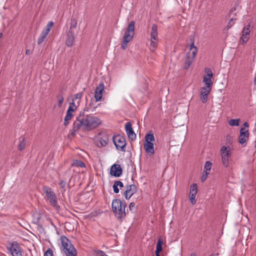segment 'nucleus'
<instances>
[{
  "label": "nucleus",
  "instance_id": "c9c22d12",
  "mask_svg": "<svg viewBox=\"0 0 256 256\" xmlns=\"http://www.w3.org/2000/svg\"><path fill=\"white\" fill-rule=\"evenodd\" d=\"M57 98H58V106L59 108H60L62 106L64 98L62 96H58Z\"/></svg>",
  "mask_w": 256,
  "mask_h": 256
},
{
  "label": "nucleus",
  "instance_id": "2eb2a0df",
  "mask_svg": "<svg viewBox=\"0 0 256 256\" xmlns=\"http://www.w3.org/2000/svg\"><path fill=\"white\" fill-rule=\"evenodd\" d=\"M250 24H249L246 26H244L242 30V35L240 38V40L242 44L248 42L249 39V34L250 32Z\"/></svg>",
  "mask_w": 256,
  "mask_h": 256
},
{
  "label": "nucleus",
  "instance_id": "4468645a",
  "mask_svg": "<svg viewBox=\"0 0 256 256\" xmlns=\"http://www.w3.org/2000/svg\"><path fill=\"white\" fill-rule=\"evenodd\" d=\"M212 88L203 86L200 92V98L202 102L205 104L208 100V96L211 91Z\"/></svg>",
  "mask_w": 256,
  "mask_h": 256
},
{
  "label": "nucleus",
  "instance_id": "b1692460",
  "mask_svg": "<svg viewBox=\"0 0 256 256\" xmlns=\"http://www.w3.org/2000/svg\"><path fill=\"white\" fill-rule=\"evenodd\" d=\"M26 146V140L24 136H20L19 138V144L18 145V150L20 151H22L24 150Z\"/></svg>",
  "mask_w": 256,
  "mask_h": 256
},
{
  "label": "nucleus",
  "instance_id": "f8f14e48",
  "mask_svg": "<svg viewBox=\"0 0 256 256\" xmlns=\"http://www.w3.org/2000/svg\"><path fill=\"white\" fill-rule=\"evenodd\" d=\"M6 248L12 256H22V248L17 242L10 243Z\"/></svg>",
  "mask_w": 256,
  "mask_h": 256
},
{
  "label": "nucleus",
  "instance_id": "aec40b11",
  "mask_svg": "<svg viewBox=\"0 0 256 256\" xmlns=\"http://www.w3.org/2000/svg\"><path fill=\"white\" fill-rule=\"evenodd\" d=\"M77 24L78 22L76 18H71L70 24V28L68 33L74 34H75L76 33H78V30H77Z\"/></svg>",
  "mask_w": 256,
  "mask_h": 256
},
{
  "label": "nucleus",
  "instance_id": "412c9836",
  "mask_svg": "<svg viewBox=\"0 0 256 256\" xmlns=\"http://www.w3.org/2000/svg\"><path fill=\"white\" fill-rule=\"evenodd\" d=\"M74 40V34L66 33V44L68 47H72L73 46Z\"/></svg>",
  "mask_w": 256,
  "mask_h": 256
},
{
  "label": "nucleus",
  "instance_id": "a878e982",
  "mask_svg": "<svg viewBox=\"0 0 256 256\" xmlns=\"http://www.w3.org/2000/svg\"><path fill=\"white\" fill-rule=\"evenodd\" d=\"M194 60V58H192H192H190V56H186V58L184 66L185 69L187 70L190 68Z\"/></svg>",
  "mask_w": 256,
  "mask_h": 256
},
{
  "label": "nucleus",
  "instance_id": "9d476101",
  "mask_svg": "<svg viewBox=\"0 0 256 256\" xmlns=\"http://www.w3.org/2000/svg\"><path fill=\"white\" fill-rule=\"evenodd\" d=\"M150 42V50L154 51L158 44V27L156 24H153L152 26Z\"/></svg>",
  "mask_w": 256,
  "mask_h": 256
},
{
  "label": "nucleus",
  "instance_id": "dca6fc26",
  "mask_svg": "<svg viewBox=\"0 0 256 256\" xmlns=\"http://www.w3.org/2000/svg\"><path fill=\"white\" fill-rule=\"evenodd\" d=\"M125 130L128 138L131 140H134L136 138V134L134 133L130 122H127L125 124Z\"/></svg>",
  "mask_w": 256,
  "mask_h": 256
},
{
  "label": "nucleus",
  "instance_id": "603ef678",
  "mask_svg": "<svg viewBox=\"0 0 256 256\" xmlns=\"http://www.w3.org/2000/svg\"><path fill=\"white\" fill-rule=\"evenodd\" d=\"M254 83L255 84H256V77L254 78Z\"/></svg>",
  "mask_w": 256,
  "mask_h": 256
},
{
  "label": "nucleus",
  "instance_id": "de8ad7c7",
  "mask_svg": "<svg viewBox=\"0 0 256 256\" xmlns=\"http://www.w3.org/2000/svg\"><path fill=\"white\" fill-rule=\"evenodd\" d=\"M30 54H31V52L30 50H27L26 52V54H27V55H28Z\"/></svg>",
  "mask_w": 256,
  "mask_h": 256
},
{
  "label": "nucleus",
  "instance_id": "864d4df0",
  "mask_svg": "<svg viewBox=\"0 0 256 256\" xmlns=\"http://www.w3.org/2000/svg\"><path fill=\"white\" fill-rule=\"evenodd\" d=\"M2 33H0V38H1L2 37Z\"/></svg>",
  "mask_w": 256,
  "mask_h": 256
},
{
  "label": "nucleus",
  "instance_id": "ddd939ff",
  "mask_svg": "<svg viewBox=\"0 0 256 256\" xmlns=\"http://www.w3.org/2000/svg\"><path fill=\"white\" fill-rule=\"evenodd\" d=\"M198 186L196 184H192L190 186L189 198L190 202L192 204H194L196 202V196L198 193Z\"/></svg>",
  "mask_w": 256,
  "mask_h": 256
},
{
  "label": "nucleus",
  "instance_id": "a18cd8bd",
  "mask_svg": "<svg viewBox=\"0 0 256 256\" xmlns=\"http://www.w3.org/2000/svg\"><path fill=\"white\" fill-rule=\"evenodd\" d=\"M70 120H66V118H64V125L66 126L69 124V121Z\"/></svg>",
  "mask_w": 256,
  "mask_h": 256
},
{
  "label": "nucleus",
  "instance_id": "7ed1b4c3",
  "mask_svg": "<svg viewBox=\"0 0 256 256\" xmlns=\"http://www.w3.org/2000/svg\"><path fill=\"white\" fill-rule=\"evenodd\" d=\"M126 202H122L120 199H114L112 201V208L116 218L122 221L126 216Z\"/></svg>",
  "mask_w": 256,
  "mask_h": 256
},
{
  "label": "nucleus",
  "instance_id": "39448f33",
  "mask_svg": "<svg viewBox=\"0 0 256 256\" xmlns=\"http://www.w3.org/2000/svg\"><path fill=\"white\" fill-rule=\"evenodd\" d=\"M62 251L66 256H76V249L72 244L70 241L66 236L61 237Z\"/></svg>",
  "mask_w": 256,
  "mask_h": 256
},
{
  "label": "nucleus",
  "instance_id": "a211bd4d",
  "mask_svg": "<svg viewBox=\"0 0 256 256\" xmlns=\"http://www.w3.org/2000/svg\"><path fill=\"white\" fill-rule=\"evenodd\" d=\"M110 174L115 177H119L122 174V169L118 164H114L110 168Z\"/></svg>",
  "mask_w": 256,
  "mask_h": 256
},
{
  "label": "nucleus",
  "instance_id": "c756f323",
  "mask_svg": "<svg viewBox=\"0 0 256 256\" xmlns=\"http://www.w3.org/2000/svg\"><path fill=\"white\" fill-rule=\"evenodd\" d=\"M162 240L160 238H158L156 244V252H160L162 250Z\"/></svg>",
  "mask_w": 256,
  "mask_h": 256
},
{
  "label": "nucleus",
  "instance_id": "ea45409f",
  "mask_svg": "<svg viewBox=\"0 0 256 256\" xmlns=\"http://www.w3.org/2000/svg\"><path fill=\"white\" fill-rule=\"evenodd\" d=\"M60 187L62 188H63L64 189V191L65 192L66 190H65V186H66V182L64 180H61L60 182Z\"/></svg>",
  "mask_w": 256,
  "mask_h": 256
},
{
  "label": "nucleus",
  "instance_id": "0eeeda50",
  "mask_svg": "<svg viewBox=\"0 0 256 256\" xmlns=\"http://www.w3.org/2000/svg\"><path fill=\"white\" fill-rule=\"evenodd\" d=\"M248 124L247 122H245L240 130L238 142L243 146H246L247 141L249 138L250 134L248 130Z\"/></svg>",
  "mask_w": 256,
  "mask_h": 256
},
{
  "label": "nucleus",
  "instance_id": "20e7f679",
  "mask_svg": "<svg viewBox=\"0 0 256 256\" xmlns=\"http://www.w3.org/2000/svg\"><path fill=\"white\" fill-rule=\"evenodd\" d=\"M135 22L131 21L128 24L123 37L121 46L122 50H124L127 48V44L134 38V35Z\"/></svg>",
  "mask_w": 256,
  "mask_h": 256
},
{
  "label": "nucleus",
  "instance_id": "f03ea898",
  "mask_svg": "<svg viewBox=\"0 0 256 256\" xmlns=\"http://www.w3.org/2000/svg\"><path fill=\"white\" fill-rule=\"evenodd\" d=\"M228 146H222L220 149V156L221 157L222 163L223 166L226 168H228L230 166V162L232 160V156L233 153L234 148L230 140H228Z\"/></svg>",
  "mask_w": 256,
  "mask_h": 256
},
{
  "label": "nucleus",
  "instance_id": "423d86ee",
  "mask_svg": "<svg viewBox=\"0 0 256 256\" xmlns=\"http://www.w3.org/2000/svg\"><path fill=\"white\" fill-rule=\"evenodd\" d=\"M154 137L152 131H150L145 136L144 148L146 152L150 156L154 154V148L153 142L154 141Z\"/></svg>",
  "mask_w": 256,
  "mask_h": 256
},
{
  "label": "nucleus",
  "instance_id": "8fccbe9b",
  "mask_svg": "<svg viewBox=\"0 0 256 256\" xmlns=\"http://www.w3.org/2000/svg\"><path fill=\"white\" fill-rule=\"evenodd\" d=\"M159 253H160V252H156V256H160Z\"/></svg>",
  "mask_w": 256,
  "mask_h": 256
},
{
  "label": "nucleus",
  "instance_id": "7c9ffc66",
  "mask_svg": "<svg viewBox=\"0 0 256 256\" xmlns=\"http://www.w3.org/2000/svg\"><path fill=\"white\" fill-rule=\"evenodd\" d=\"M53 24L54 23L52 21L49 22L48 24L46 25V27L43 29V30L48 34Z\"/></svg>",
  "mask_w": 256,
  "mask_h": 256
},
{
  "label": "nucleus",
  "instance_id": "4be33fe9",
  "mask_svg": "<svg viewBox=\"0 0 256 256\" xmlns=\"http://www.w3.org/2000/svg\"><path fill=\"white\" fill-rule=\"evenodd\" d=\"M212 77H210L208 76H204L203 78L202 82L204 84V87L212 88Z\"/></svg>",
  "mask_w": 256,
  "mask_h": 256
},
{
  "label": "nucleus",
  "instance_id": "49530a36",
  "mask_svg": "<svg viewBox=\"0 0 256 256\" xmlns=\"http://www.w3.org/2000/svg\"><path fill=\"white\" fill-rule=\"evenodd\" d=\"M190 42H194V36H192L190 38Z\"/></svg>",
  "mask_w": 256,
  "mask_h": 256
},
{
  "label": "nucleus",
  "instance_id": "4c0bfd02",
  "mask_svg": "<svg viewBox=\"0 0 256 256\" xmlns=\"http://www.w3.org/2000/svg\"><path fill=\"white\" fill-rule=\"evenodd\" d=\"M210 173L204 172H202V176H201V181L204 182L207 178L208 176Z\"/></svg>",
  "mask_w": 256,
  "mask_h": 256
},
{
  "label": "nucleus",
  "instance_id": "58836bf2",
  "mask_svg": "<svg viewBox=\"0 0 256 256\" xmlns=\"http://www.w3.org/2000/svg\"><path fill=\"white\" fill-rule=\"evenodd\" d=\"M72 116V112H70L69 111H66V116L65 118L66 120H70Z\"/></svg>",
  "mask_w": 256,
  "mask_h": 256
},
{
  "label": "nucleus",
  "instance_id": "37998d69",
  "mask_svg": "<svg viewBox=\"0 0 256 256\" xmlns=\"http://www.w3.org/2000/svg\"><path fill=\"white\" fill-rule=\"evenodd\" d=\"M97 254H100L101 256H108L104 251L101 250H98Z\"/></svg>",
  "mask_w": 256,
  "mask_h": 256
},
{
  "label": "nucleus",
  "instance_id": "2f4dec72",
  "mask_svg": "<svg viewBox=\"0 0 256 256\" xmlns=\"http://www.w3.org/2000/svg\"><path fill=\"white\" fill-rule=\"evenodd\" d=\"M82 92H78L76 94H74V98H72L73 101H76L78 100V104L80 102V100L82 97Z\"/></svg>",
  "mask_w": 256,
  "mask_h": 256
},
{
  "label": "nucleus",
  "instance_id": "f257e3e1",
  "mask_svg": "<svg viewBox=\"0 0 256 256\" xmlns=\"http://www.w3.org/2000/svg\"><path fill=\"white\" fill-rule=\"evenodd\" d=\"M102 124V121L97 116L93 114H86L84 110L80 112L74 122L72 128L70 131L72 136H74L80 130L84 131L91 130Z\"/></svg>",
  "mask_w": 256,
  "mask_h": 256
},
{
  "label": "nucleus",
  "instance_id": "5fc2aeb1",
  "mask_svg": "<svg viewBox=\"0 0 256 256\" xmlns=\"http://www.w3.org/2000/svg\"><path fill=\"white\" fill-rule=\"evenodd\" d=\"M213 256V255H212V256Z\"/></svg>",
  "mask_w": 256,
  "mask_h": 256
},
{
  "label": "nucleus",
  "instance_id": "3c124183",
  "mask_svg": "<svg viewBox=\"0 0 256 256\" xmlns=\"http://www.w3.org/2000/svg\"><path fill=\"white\" fill-rule=\"evenodd\" d=\"M190 256H196V254L194 253H192L191 254Z\"/></svg>",
  "mask_w": 256,
  "mask_h": 256
},
{
  "label": "nucleus",
  "instance_id": "393cba45",
  "mask_svg": "<svg viewBox=\"0 0 256 256\" xmlns=\"http://www.w3.org/2000/svg\"><path fill=\"white\" fill-rule=\"evenodd\" d=\"M48 34L47 32H45L42 30L38 40V44H41L44 41V39L46 38Z\"/></svg>",
  "mask_w": 256,
  "mask_h": 256
},
{
  "label": "nucleus",
  "instance_id": "6e6552de",
  "mask_svg": "<svg viewBox=\"0 0 256 256\" xmlns=\"http://www.w3.org/2000/svg\"><path fill=\"white\" fill-rule=\"evenodd\" d=\"M42 190L46 194L47 200L48 201L52 206L58 209L59 206L58 205L56 196L52 190L46 186H43Z\"/></svg>",
  "mask_w": 256,
  "mask_h": 256
},
{
  "label": "nucleus",
  "instance_id": "9b49d317",
  "mask_svg": "<svg viewBox=\"0 0 256 256\" xmlns=\"http://www.w3.org/2000/svg\"><path fill=\"white\" fill-rule=\"evenodd\" d=\"M112 140L117 150L124 152L125 151V147L126 142L124 136L120 135L114 136Z\"/></svg>",
  "mask_w": 256,
  "mask_h": 256
},
{
  "label": "nucleus",
  "instance_id": "f3484780",
  "mask_svg": "<svg viewBox=\"0 0 256 256\" xmlns=\"http://www.w3.org/2000/svg\"><path fill=\"white\" fill-rule=\"evenodd\" d=\"M137 191V187L135 184H130L126 186L124 192V196L126 199L128 200Z\"/></svg>",
  "mask_w": 256,
  "mask_h": 256
},
{
  "label": "nucleus",
  "instance_id": "473e14b6",
  "mask_svg": "<svg viewBox=\"0 0 256 256\" xmlns=\"http://www.w3.org/2000/svg\"><path fill=\"white\" fill-rule=\"evenodd\" d=\"M204 70V72L206 74V76H208V77H213V73L210 68H206Z\"/></svg>",
  "mask_w": 256,
  "mask_h": 256
},
{
  "label": "nucleus",
  "instance_id": "6ab92c4d",
  "mask_svg": "<svg viewBox=\"0 0 256 256\" xmlns=\"http://www.w3.org/2000/svg\"><path fill=\"white\" fill-rule=\"evenodd\" d=\"M104 90V85L103 83L100 84L96 88L94 98L96 102L100 100L102 97V92Z\"/></svg>",
  "mask_w": 256,
  "mask_h": 256
},
{
  "label": "nucleus",
  "instance_id": "09e8293b",
  "mask_svg": "<svg viewBox=\"0 0 256 256\" xmlns=\"http://www.w3.org/2000/svg\"><path fill=\"white\" fill-rule=\"evenodd\" d=\"M70 106H72V107L75 106L74 101H73L70 104Z\"/></svg>",
  "mask_w": 256,
  "mask_h": 256
},
{
  "label": "nucleus",
  "instance_id": "cd10ccee",
  "mask_svg": "<svg viewBox=\"0 0 256 256\" xmlns=\"http://www.w3.org/2000/svg\"><path fill=\"white\" fill-rule=\"evenodd\" d=\"M240 122V119H230L228 120V124L231 126H238Z\"/></svg>",
  "mask_w": 256,
  "mask_h": 256
},
{
  "label": "nucleus",
  "instance_id": "a19ab883",
  "mask_svg": "<svg viewBox=\"0 0 256 256\" xmlns=\"http://www.w3.org/2000/svg\"><path fill=\"white\" fill-rule=\"evenodd\" d=\"M113 188H114V192L116 194H118L119 192V189L118 188V186L114 182L113 185Z\"/></svg>",
  "mask_w": 256,
  "mask_h": 256
},
{
  "label": "nucleus",
  "instance_id": "f704fd0d",
  "mask_svg": "<svg viewBox=\"0 0 256 256\" xmlns=\"http://www.w3.org/2000/svg\"><path fill=\"white\" fill-rule=\"evenodd\" d=\"M44 256H54L52 250L49 248L44 253Z\"/></svg>",
  "mask_w": 256,
  "mask_h": 256
},
{
  "label": "nucleus",
  "instance_id": "1a4fd4ad",
  "mask_svg": "<svg viewBox=\"0 0 256 256\" xmlns=\"http://www.w3.org/2000/svg\"><path fill=\"white\" fill-rule=\"evenodd\" d=\"M109 141L108 134L106 132H99L96 136L94 143L99 148L106 146Z\"/></svg>",
  "mask_w": 256,
  "mask_h": 256
},
{
  "label": "nucleus",
  "instance_id": "5701e85b",
  "mask_svg": "<svg viewBox=\"0 0 256 256\" xmlns=\"http://www.w3.org/2000/svg\"><path fill=\"white\" fill-rule=\"evenodd\" d=\"M71 166L80 167L84 168L86 167V164L82 160H74L72 163Z\"/></svg>",
  "mask_w": 256,
  "mask_h": 256
},
{
  "label": "nucleus",
  "instance_id": "bb28decb",
  "mask_svg": "<svg viewBox=\"0 0 256 256\" xmlns=\"http://www.w3.org/2000/svg\"><path fill=\"white\" fill-rule=\"evenodd\" d=\"M212 163L210 161H206L204 168V172L210 173L212 168Z\"/></svg>",
  "mask_w": 256,
  "mask_h": 256
},
{
  "label": "nucleus",
  "instance_id": "e433bc0d",
  "mask_svg": "<svg viewBox=\"0 0 256 256\" xmlns=\"http://www.w3.org/2000/svg\"><path fill=\"white\" fill-rule=\"evenodd\" d=\"M129 210L132 212H134L136 210L135 204L134 202H130L129 204Z\"/></svg>",
  "mask_w": 256,
  "mask_h": 256
},
{
  "label": "nucleus",
  "instance_id": "c85d7f7f",
  "mask_svg": "<svg viewBox=\"0 0 256 256\" xmlns=\"http://www.w3.org/2000/svg\"><path fill=\"white\" fill-rule=\"evenodd\" d=\"M194 42H192L190 45V50H192V58H194L196 54L198 52V48L196 46L194 45Z\"/></svg>",
  "mask_w": 256,
  "mask_h": 256
},
{
  "label": "nucleus",
  "instance_id": "79ce46f5",
  "mask_svg": "<svg viewBox=\"0 0 256 256\" xmlns=\"http://www.w3.org/2000/svg\"><path fill=\"white\" fill-rule=\"evenodd\" d=\"M115 183L120 188H122L124 186L123 183L120 181H119V180L116 181L115 182Z\"/></svg>",
  "mask_w": 256,
  "mask_h": 256
},
{
  "label": "nucleus",
  "instance_id": "72a5a7b5",
  "mask_svg": "<svg viewBox=\"0 0 256 256\" xmlns=\"http://www.w3.org/2000/svg\"><path fill=\"white\" fill-rule=\"evenodd\" d=\"M236 20V18H232L230 20V21L228 22L226 26V28L228 29H229L230 28H232V26L234 24Z\"/></svg>",
  "mask_w": 256,
  "mask_h": 256
},
{
  "label": "nucleus",
  "instance_id": "c03bdc74",
  "mask_svg": "<svg viewBox=\"0 0 256 256\" xmlns=\"http://www.w3.org/2000/svg\"><path fill=\"white\" fill-rule=\"evenodd\" d=\"M74 108L72 107V106H70L68 108V110H67V111H69L70 112H74Z\"/></svg>",
  "mask_w": 256,
  "mask_h": 256
}]
</instances>
